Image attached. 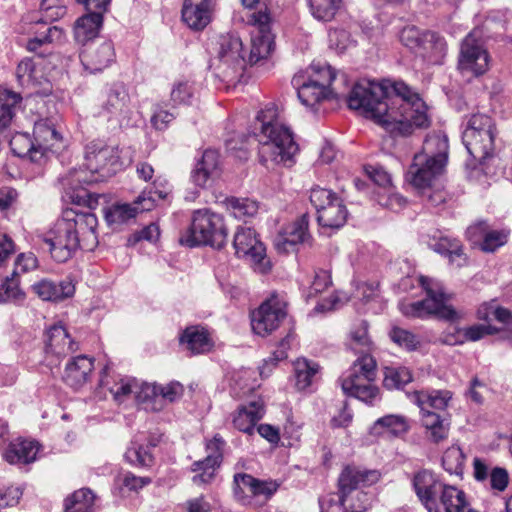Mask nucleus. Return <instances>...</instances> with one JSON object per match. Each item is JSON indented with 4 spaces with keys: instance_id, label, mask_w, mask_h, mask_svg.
I'll return each instance as SVG.
<instances>
[{
    "instance_id": "f257e3e1",
    "label": "nucleus",
    "mask_w": 512,
    "mask_h": 512,
    "mask_svg": "<svg viewBox=\"0 0 512 512\" xmlns=\"http://www.w3.org/2000/svg\"><path fill=\"white\" fill-rule=\"evenodd\" d=\"M347 103L393 135L408 136L416 128H426L429 118L419 95L404 82L390 89L382 83L368 81L352 88Z\"/></svg>"
},
{
    "instance_id": "f03ea898",
    "label": "nucleus",
    "mask_w": 512,
    "mask_h": 512,
    "mask_svg": "<svg viewBox=\"0 0 512 512\" xmlns=\"http://www.w3.org/2000/svg\"><path fill=\"white\" fill-rule=\"evenodd\" d=\"M98 220L91 212L67 209L61 218L38 237L47 247L51 257L59 263L71 259L79 249L93 250L98 244Z\"/></svg>"
},
{
    "instance_id": "7ed1b4c3",
    "label": "nucleus",
    "mask_w": 512,
    "mask_h": 512,
    "mask_svg": "<svg viewBox=\"0 0 512 512\" xmlns=\"http://www.w3.org/2000/svg\"><path fill=\"white\" fill-rule=\"evenodd\" d=\"M84 165V169L70 171L61 183L73 201H86L89 208H95L100 195L88 192L83 185L102 181L115 174L120 166L119 155L114 147L91 142L86 146Z\"/></svg>"
},
{
    "instance_id": "20e7f679",
    "label": "nucleus",
    "mask_w": 512,
    "mask_h": 512,
    "mask_svg": "<svg viewBox=\"0 0 512 512\" xmlns=\"http://www.w3.org/2000/svg\"><path fill=\"white\" fill-rule=\"evenodd\" d=\"M251 134L258 142L260 162L267 168L276 164L291 165L299 151L290 128L277 118V110L268 107L260 111L252 126Z\"/></svg>"
},
{
    "instance_id": "39448f33",
    "label": "nucleus",
    "mask_w": 512,
    "mask_h": 512,
    "mask_svg": "<svg viewBox=\"0 0 512 512\" xmlns=\"http://www.w3.org/2000/svg\"><path fill=\"white\" fill-rule=\"evenodd\" d=\"M413 486L428 512H463L470 506L463 490L444 483L428 470L415 474Z\"/></svg>"
},
{
    "instance_id": "423d86ee",
    "label": "nucleus",
    "mask_w": 512,
    "mask_h": 512,
    "mask_svg": "<svg viewBox=\"0 0 512 512\" xmlns=\"http://www.w3.org/2000/svg\"><path fill=\"white\" fill-rule=\"evenodd\" d=\"M448 141L444 136L429 135L423 144L422 152L414 156L406 179L416 189L429 188L447 162Z\"/></svg>"
},
{
    "instance_id": "0eeeda50",
    "label": "nucleus",
    "mask_w": 512,
    "mask_h": 512,
    "mask_svg": "<svg viewBox=\"0 0 512 512\" xmlns=\"http://www.w3.org/2000/svg\"><path fill=\"white\" fill-rule=\"evenodd\" d=\"M227 235V228L220 214L210 209H199L193 212L191 224L181 234L179 242L188 247L210 245L221 249L226 244Z\"/></svg>"
},
{
    "instance_id": "6e6552de",
    "label": "nucleus",
    "mask_w": 512,
    "mask_h": 512,
    "mask_svg": "<svg viewBox=\"0 0 512 512\" xmlns=\"http://www.w3.org/2000/svg\"><path fill=\"white\" fill-rule=\"evenodd\" d=\"M419 283L426 292V298L402 304L401 311L405 316L424 318L434 315L439 319L448 321H455L460 318L458 312L447 304L450 297L445 294L441 282L427 276H420Z\"/></svg>"
},
{
    "instance_id": "1a4fd4ad",
    "label": "nucleus",
    "mask_w": 512,
    "mask_h": 512,
    "mask_svg": "<svg viewBox=\"0 0 512 512\" xmlns=\"http://www.w3.org/2000/svg\"><path fill=\"white\" fill-rule=\"evenodd\" d=\"M308 80L304 75H295L292 83L297 87L298 98L306 107L313 109L323 100L338 98V93L331 87L336 78V72L330 65L313 64Z\"/></svg>"
},
{
    "instance_id": "9d476101",
    "label": "nucleus",
    "mask_w": 512,
    "mask_h": 512,
    "mask_svg": "<svg viewBox=\"0 0 512 512\" xmlns=\"http://www.w3.org/2000/svg\"><path fill=\"white\" fill-rule=\"evenodd\" d=\"M495 135L492 118L477 113L468 118L462 132V141L468 153L482 163L493 154Z\"/></svg>"
},
{
    "instance_id": "9b49d317",
    "label": "nucleus",
    "mask_w": 512,
    "mask_h": 512,
    "mask_svg": "<svg viewBox=\"0 0 512 512\" xmlns=\"http://www.w3.org/2000/svg\"><path fill=\"white\" fill-rule=\"evenodd\" d=\"M247 66L243 54V43L235 34L221 35L218 40L217 56L211 60L210 68L223 81L240 77Z\"/></svg>"
},
{
    "instance_id": "f8f14e48",
    "label": "nucleus",
    "mask_w": 512,
    "mask_h": 512,
    "mask_svg": "<svg viewBox=\"0 0 512 512\" xmlns=\"http://www.w3.org/2000/svg\"><path fill=\"white\" fill-rule=\"evenodd\" d=\"M376 377V362L370 355L358 358L351 367L349 374L341 380V387L345 394L353 396L367 404L379 394V389L373 384Z\"/></svg>"
},
{
    "instance_id": "ddd939ff",
    "label": "nucleus",
    "mask_w": 512,
    "mask_h": 512,
    "mask_svg": "<svg viewBox=\"0 0 512 512\" xmlns=\"http://www.w3.org/2000/svg\"><path fill=\"white\" fill-rule=\"evenodd\" d=\"M377 479L376 471L361 470L354 466L343 469L338 479V489L349 512H364L369 507L370 496L362 490V486Z\"/></svg>"
},
{
    "instance_id": "4468645a",
    "label": "nucleus",
    "mask_w": 512,
    "mask_h": 512,
    "mask_svg": "<svg viewBox=\"0 0 512 512\" xmlns=\"http://www.w3.org/2000/svg\"><path fill=\"white\" fill-rule=\"evenodd\" d=\"M489 68V55L483 46L481 33L473 30L461 42L458 69L462 74L480 76Z\"/></svg>"
},
{
    "instance_id": "2eb2a0df",
    "label": "nucleus",
    "mask_w": 512,
    "mask_h": 512,
    "mask_svg": "<svg viewBox=\"0 0 512 512\" xmlns=\"http://www.w3.org/2000/svg\"><path fill=\"white\" fill-rule=\"evenodd\" d=\"M233 246L236 256L248 260L256 271L266 273L269 270L266 249L252 228L239 227L234 235Z\"/></svg>"
},
{
    "instance_id": "dca6fc26",
    "label": "nucleus",
    "mask_w": 512,
    "mask_h": 512,
    "mask_svg": "<svg viewBox=\"0 0 512 512\" xmlns=\"http://www.w3.org/2000/svg\"><path fill=\"white\" fill-rule=\"evenodd\" d=\"M270 15L264 11L253 12L248 15V24L254 26L257 31L251 38V49L246 58L247 64L254 65L265 59L271 53L274 46V37L270 29Z\"/></svg>"
},
{
    "instance_id": "f3484780",
    "label": "nucleus",
    "mask_w": 512,
    "mask_h": 512,
    "mask_svg": "<svg viewBox=\"0 0 512 512\" xmlns=\"http://www.w3.org/2000/svg\"><path fill=\"white\" fill-rule=\"evenodd\" d=\"M287 303L284 298L272 295L251 314L253 331L260 336H267L276 330L287 315Z\"/></svg>"
},
{
    "instance_id": "a211bd4d",
    "label": "nucleus",
    "mask_w": 512,
    "mask_h": 512,
    "mask_svg": "<svg viewBox=\"0 0 512 512\" xmlns=\"http://www.w3.org/2000/svg\"><path fill=\"white\" fill-rule=\"evenodd\" d=\"M163 191H143L133 204H115L104 211V217L109 225H121L135 218L138 212L150 211L157 199H164Z\"/></svg>"
},
{
    "instance_id": "6ab92c4d",
    "label": "nucleus",
    "mask_w": 512,
    "mask_h": 512,
    "mask_svg": "<svg viewBox=\"0 0 512 512\" xmlns=\"http://www.w3.org/2000/svg\"><path fill=\"white\" fill-rule=\"evenodd\" d=\"M184 392L183 385L177 381L166 385L144 383L137 392V401L148 411H160L166 402L172 403Z\"/></svg>"
},
{
    "instance_id": "aec40b11",
    "label": "nucleus",
    "mask_w": 512,
    "mask_h": 512,
    "mask_svg": "<svg viewBox=\"0 0 512 512\" xmlns=\"http://www.w3.org/2000/svg\"><path fill=\"white\" fill-rule=\"evenodd\" d=\"M225 444L219 434L206 443L207 456L203 460L195 461L191 467V470L196 473L192 478L194 484H206L213 479L216 469L222 462Z\"/></svg>"
},
{
    "instance_id": "412c9836",
    "label": "nucleus",
    "mask_w": 512,
    "mask_h": 512,
    "mask_svg": "<svg viewBox=\"0 0 512 512\" xmlns=\"http://www.w3.org/2000/svg\"><path fill=\"white\" fill-rule=\"evenodd\" d=\"M102 108L109 120H114L120 126L129 125L132 108L126 86L122 83L114 84L110 88Z\"/></svg>"
},
{
    "instance_id": "4be33fe9",
    "label": "nucleus",
    "mask_w": 512,
    "mask_h": 512,
    "mask_svg": "<svg viewBox=\"0 0 512 512\" xmlns=\"http://www.w3.org/2000/svg\"><path fill=\"white\" fill-rule=\"evenodd\" d=\"M115 57V49L111 41L90 43L80 53L84 69L92 74L108 68L115 61Z\"/></svg>"
},
{
    "instance_id": "5701e85b",
    "label": "nucleus",
    "mask_w": 512,
    "mask_h": 512,
    "mask_svg": "<svg viewBox=\"0 0 512 512\" xmlns=\"http://www.w3.org/2000/svg\"><path fill=\"white\" fill-rule=\"evenodd\" d=\"M219 157L216 150H205L191 171V182L200 188L210 187L221 174Z\"/></svg>"
},
{
    "instance_id": "b1692460",
    "label": "nucleus",
    "mask_w": 512,
    "mask_h": 512,
    "mask_svg": "<svg viewBox=\"0 0 512 512\" xmlns=\"http://www.w3.org/2000/svg\"><path fill=\"white\" fill-rule=\"evenodd\" d=\"M309 217L302 214L294 222L280 231L275 239L274 246L278 252L288 253L294 251L296 245L304 243L308 237Z\"/></svg>"
},
{
    "instance_id": "393cba45",
    "label": "nucleus",
    "mask_w": 512,
    "mask_h": 512,
    "mask_svg": "<svg viewBox=\"0 0 512 512\" xmlns=\"http://www.w3.org/2000/svg\"><path fill=\"white\" fill-rule=\"evenodd\" d=\"M84 6L88 13L76 21L74 37L78 43L87 45L89 41L98 35L103 24V14L108 10L109 5H105L104 7Z\"/></svg>"
},
{
    "instance_id": "a878e982",
    "label": "nucleus",
    "mask_w": 512,
    "mask_h": 512,
    "mask_svg": "<svg viewBox=\"0 0 512 512\" xmlns=\"http://www.w3.org/2000/svg\"><path fill=\"white\" fill-rule=\"evenodd\" d=\"M215 0H184L182 20L193 30L204 29L211 21Z\"/></svg>"
},
{
    "instance_id": "bb28decb",
    "label": "nucleus",
    "mask_w": 512,
    "mask_h": 512,
    "mask_svg": "<svg viewBox=\"0 0 512 512\" xmlns=\"http://www.w3.org/2000/svg\"><path fill=\"white\" fill-rule=\"evenodd\" d=\"M32 291L44 301H61L71 297L75 286L71 280L54 281L42 279L32 285Z\"/></svg>"
},
{
    "instance_id": "cd10ccee",
    "label": "nucleus",
    "mask_w": 512,
    "mask_h": 512,
    "mask_svg": "<svg viewBox=\"0 0 512 512\" xmlns=\"http://www.w3.org/2000/svg\"><path fill=\"white\" fill-rule=\"evenodd\" d=\"M33 134L41 158L48 151L56 152L60 148L62 136L49 120L37 121L34 125Z\"/></svg>"
},
{
    "instance_id": "c85d7f7f",
    "label": "nucleus",
    "mask_w": 512,
    "mask_h": 512,
    "mask_svg": "<svg viewBox=\"0 0 512 512\" xmlns=\"http://www.w3.org/2000/svg\"><path fill=\"white\" fill-rule=\"evenodd\" d=\"M78 350V344L74 342L67 330L61 324H55L47 331L46 352L58 357L67 356Z\"/></svg>"
},
{
    "instance_id": "c756f323",
    "label": "nucleus",
    "mask_w": 512,
    "mask_h": 512,
    "mask_svg": "<svg viewBox=\"0 0 512 512\" xmlns=\"http://www.w3.org/2000/svg\"><path fill=\"white\" fill-rule=\"evenodd\" d=\"M94 368L93 359L86 355L72 358L65 367L63 380L73 388H79L88 380Z\"/></svg>"
},
{
    "instance_id": "7c9ffc66",
    "label": "nucleus",
    "mask_w": 512,
    "mask_h": 512,
    "mask_svg": "<svg viewBox=\"0 0 512 512\" xmlns=\"http://www.w3.org/2000/svg\"><path fill=\"white\" fill-rule=\"evenodd\" d=\"M417 55L421 56L430 64H443L447 55V43L444 37L432 31H424L423 43Z\"/></svg>"
},
{
    "instance_id": "2f4dec72",
    "label": "nucleus",
    "mask_w": 512,
    "mask_h": 512,
    "mask_svg": "<svg viewBox=\"0 0 512 512\" xmlns=\"http://www.w3.org/2000/svg\"><path fill=\"white\" fill-rule=\"evenodd\" d=\"M264 415V404L261 400L252 401L248 405L240 407L233 417L235 428L247 434L254 432L256 423Z\"/></svg>"
},
{
    "instance_id": "473e14b6",
    "label": "nucleus",
    "mask_w": 512,
    "mask_h": 512,
    "mask_svg": "<svg viewBox=\"0 0 512 512\" xmlns=\"http://www.w3.org/2000/svg\"><path fill=\"white\" fill-rule=\"evenodd\" d=\"M38 450L36 442L17 439L8 445L3 457L10 464H28L36 459Z\"/></svg>"
},
{
    "instance_id": "72a5a7b5",
    "label": "nucleus",
    "mask_w": 512,
    "mask_h": 512,
    "mask_svg": "<svg viewBox=\"0 0 512 512\" xmlns=\"http://www.w3.org/2000/svg\"><path fill=\"white\" fill-rule=\"evenodd\" d=\"M422 425L426 429V436L434 443H439L448 436L449 424L438 413L421 411Z\"/></svg>"
},
{
    "instance_id": "f704fd0d",
    "label": "nucleus",
    "mask_w": 512,
    "mask_h": 512,
    "mask_svg": "<svg viewBox=\"0 0 512 512\" xmlns=\"http://www.w3.org/2000/svg\"><path fill=\"white\" fill-rule=\"evenodd\" d=\"M348 211L342 201H336L332 206L317 212V221L320 226L330 229H339L347 220Z\"/></svg>"
},
{
    "instance_id": "c9c22d12",
    "label": "nucleus",
    "mask_w": 512,
    "mask_h": 512,
    "mask_svg": "<svg viewBox=\"0 0 512 512\" xmlns=\"http://www.w3.org/2000/svg\"><path fill=\"white\" fill-rule=\"evenodd\" d=\"M413 401L419 406L421 411H430L429 408L444 410L452 395L447 390H437L432 392L415 391Z\"/></svg>"
},
{
    "instance_id": "e433bc0d",
    "label": "nucleus",
    "mask_w": 512,
    "mask_h": 512,
    "mask_svg": "<svg viewBox=\"0 0 512 512\" xmlns=\"http://www.w3.org/2000/svg\"><path fill=\"white\" fill-rule=\"evenodd\" d=\"M182 344H186L188 350L193 354H201L211 349V341L204 328L191 326L185 329L180 338Z\"/></svg>"
},
{
    "instance_id": "4c0bfd02",
    "label": "nucleus",
    "mask_w": 512,
    "mask_h": 512,
    "mask_svg": "<svg viewBox=\"0 0 512 512\" xmlns=\"http://www.w3.org/2000/svg\"><path fill=\"white\" fill-rule=\"evenodd\" d=\"M224 203L234 218L245 222L253 218L259 210L258 202L249 198L229 197L225 199Z\"/></svg>"
},
{
    "instance_id": "58836bf2",
    "label": "nucleus",
    "mask_w": 512,
    "mask_h": 512,
    "mask_svg": "<svg viewBox=\"0 0 512 512\" xmlns=\"http://www.w3.org/2000/svg\"><path fill=\"white\" fill-rule=\"evenodd\" d=\"M432 249L448 257L451 264L461 267L466 262V257L463 253L462 246L457 240H451L447 237H441L431 244Z\"/></svg>"
},
{
    "instance_id": "ea45409f",
    "label": "nucleus",
    "mask_w": 512,
    "mask_h": 512,
    "mask_svg": "<svg viewBox=\"0 0 512 512\" xmlns=\"http://www.w3.org/2000/svg\"><path fill=\"white\" fill-rule=\"evenodd\" d=\"M21 100L20 94L8 89H0V132L10 125Z\"/></svg>"
},
{
    "instance_id": "a19ab883",
    "label": "nucleus",
    "mask_w": 512,
    "mask_h": 512,
    "mask_svg": "<svg viewBox=\"0 0 512 512\" xmlns=\"http://www.w3.org/2000/svg\"><path fill=\"white\" fill-rule=\"evenodd\" d=\"M408 423L405 417L400 415H386L375 421L372 426V433L379 435L389 432L395 436L401 435L408 431Z\"/></svg>"
},
{
    "instance_id": "79ce46f5",
    "label": "nucleus",
    "mask_w": 512,
    "mask_h": 512,
    "mask_svg": "<svg viewBox=\"0 0 512 512\" xmlns=\"http://www.w3.org/2000/svg\"><path fill=\"white\" fill-rule=\"evenodd\" d=\"M9 144L13 154L18 157L28 156L32 161L41 158L35 141L27 133H16L10 139Z\"/></svg>"
},
{
    "instance_id": "37998d69",
    "label": "nucleus",
    "mask_w": 512,
    "mask_h": 512,
    "mask_svg": "<svg viewBox=\"0 0 512 512\" xmlns=\"http://www.w3.org/2000/svg\"><path fill=\"white\" fill-rule=\"evenodd\" d=\"M65 512H94V495L89 489L75 491L65 501Z\"/></svg>"
},
{
    "instance_id": "c03bdc74",
    "label": "nucleus",
    "mask_w": 512,
    "mask_h": 512,
    "mask_svg": "<svg viewBox=\"0 0 512 512\" xmlns=\"http://www.w3.org/2000/svg\"><path fill=\"white\" fill-rule=\"evenodd\" d=\"M412 380V373L407 367H386L384 370L383 385L389 390L402 389Z\"/></svg>"
},
{
    "instance_id": "a18cd8bd",
    "label": "nucleus",
    "mask_w": 512,
    "mask_h": 512,
    "mask_svg": "<svg viewBox=\"0 0 512 512\" xmlns=\"http://www.w3.org/2000/svg\"><path fill=\"white\" fill-rule=\"evenodd\" d=\"M296 386L299 390H304L312 383L313 377L319 371V365L307 359H298L295 362Z\"/></svg>"
},
{
    "instance_id": "49530a36",
    "label": "nucleus",
    "mask_w": 512,
    "mask_h": 512,
    "mask_svg": "<svg viewBox=\"0 0 512 512\" xmlns=\"http://www.w3.org/2000/svg\"><path fill=\"white\" fill-rule=\"evenodd\" d=\"M17 79L22 86H37L41 84L42 77L36 69L35 63L31 58L23 59L16 69Z\"/></svg>"
},
{
    "instance_id": "de8ad7c7",
    "label": "nucleus",
    "mask_w": 512,
    "mask_h": 512,
    "mask_svg": "<svg viewBox=\"0 0 512 512\" xmlns=\"http://www.w3.org/2000/svg\"><path fill=\"white\" fill-rule=\"evenodd\" d=\"M485 223H479L475 227H470L468 229L469 234H475L476 231L482 230L484 232L483 242L481 244V249L485 252H494L497 248L504 245L507 241V235L503 232L499 231H485Z\"/></svg>"
},
{
    "instance_id": "09e8293b",
    "label": "nucleus",
    "mask_w": 512,
    "mask_h": 512,
    "mask_svg": "<svg viewBox=\"0 0 512 512\" xmlns=\"http://www.w3.org/2000/svg\"><path fill=\"white\" fill-rule=\"evenodd\" d=\"M312 15L321 21H330L342 4V0H310Z\"/></svg>"
},
{
    "instance_id": "8fccbe9b",
    "label": "nucleus",
    "mask_w": 512,
    "mask_h": 512,
    "mask_svg": "<svg viewBox=\"0 0 512 512\" xmlns=\"http://www.w3.org/2000/svg\"><path fill=\"white\" fill-rule=\"evenodd\" d=\"M36 36L29 39L26 48L31 52H36L40 47L45 44L53 42H61L63 39V30L57 26H49L46 31H36Z\"/></svg>"
},
{
    "instance_id": "3c124183",
    "label": "nucleus",
    "mask_w": 512,
    "mask_h": 512,
    "mask_svg": "<svg viewBox=\"0 0 512 512\" xmlns=\"http://www.w3.org/2000/svg\"><path fill=\"white\" fill-rule=\"evenodd\" d=\"M465 456L458 446L449 447L443 454L442 465L450 474H462Z\"/></svg>"
},
{
    "instance_id": "603ef678",
    "label": "nucleus",
    "mask_w": 512,
    "mask_h": 512,
    "mask_svg": "<svg viewBox=\"0 0 512 512\" xmlns=\"http://www.w3.org/2000/svg\"><path fill=\"white\" fill-rule=\"evenodd\" d=\"M257 485V479L253 476L245 473H239L234 476V495L235 497L245 502L246 499H250L253 492H255V486Z\"/></svg>"
},
{
    "instance_id": "864d4df0",
    "label": "nucleus",
    "mask_w": 512,
    "mask_h": 512,
    "mask_svg": "<svg viewBox=\"0 0 512 512\" xmlns=\"http://www.w3.org/2000/svg\"><path fill=\"white\" fill-rule=\"evenodd\" d=\"M194 94V84L188 80H180L174 83L170 97L174 105H190Z\"/></svg>"
},
{
    "instance_id": "5fc2aeb1",
    "label": "nucleus",
    "mask_w": 512,
    "mask_h": 512,
    "mask_svg": "<svg viewBox=\"0 0 512 512\" xmlns=\"http://www.w3.org/2000/svg\"><path fill=\"white\" fill-rule=\"evenodd\" d=\"M389 337L395 344L409 351L416 350L420 345L417 335L398 326L392 327Z\"/></svg>"
},
{
    "instance_id": "6e6d98bb",
    "label": "nucleus",
    "mask_w": 512,
    "mask_h": 512,
    "mask_svg": "<svg viewBox=\"0 0 512 512\" xmlns=\"http://www.w3.org/2000/svg\"><path fill=\"white\" fill-rule=\"evenodd\" d=\"M125 458L129 463L140 467H149L154 462L150 449L137 443L127 449Z\"/></svg>"
},
{
    "instance_id": "4d7b16f0",
    "label": "nucleus",
    "mask_w": 512,
    "mask_h": 512,
    "mask_svg": "<svg viewBox=\"0 0 512 512\" xmlns=\"http://www.w3.org/2000/svg\"><path fill=\"white\" fill-rule=\"evenodd\" d=\"M310 201L315 207L316 212H319V210L330 207L334 202L342 201V199L331 190L315 187L311 189Z\"/></svg>"
},
{
    "instance_id": "13d9d810",
    "label": "nucleus",
    "mask_w": 512,
    "mask_h": 512,
    "mask_svg": "<svg viewBox=\"0 0 512 512\" xmlns=\"http://www.w3.org/2000/svg\"><path fill=\"white\" fill-rule=\"evenodd\" d=\"M24 296V293L18 286V281L13 275L11 278L7 277L0 287V303L20 302L24 300Z\"/></svg>"
},
{
    "instance_id": "bf43d9fd",
    "label": "nucleus",
    "mask_w": 512,
    "mask_h": 512,
    "mask_svg": "<svg viewBox=\"0 0 512 512\" xmlns=\"http://www.w3.org/2000/svg\"><path fill=\"white\" fill-rule=\"evenodd\" d=\"M424 32L415 26H408L402 29L400 33V40L409 49L413 50L416 54L423 43Z\"/></svg>"
},
{
    "instance_id": "052dcab7",
    "label": "nucleus",
    "mask_w": 512,
    "mask_h": 512,
    "mask_svg": "<svg viewBox=\"0 0 512 512\" xmlns=\"http://www.w3.org/2000/svg\"><path fill=\"white\" fill-rule=\"evenodd\" d=\"M319 503L321 512H349L340 492L321 498Z\"/></svg>"
},
{
    "instance_id": "680f3d73",
    "label": "nucleus",
    "mask_w": 512,
    "mask_h": 512,
    "mask_svg": "<svg viewBox=\"0 0 512 512\" xmlns=\"http://www.w3.org/2000/svg\"><path fill=\"white\" fill-rule=\"evenodd\" d=\"M497 329L491 325L477 324L461 329V333L468 341H478L486 335L497 333Z\"/></svg>"
},
{
    "instance_id": "e2e57ef3",
    "label": "nucleus",
    "mask_w": 512,
    "mask_h": 512,
    "mask_svg": "<svg viewBox=\"0 0 512 512\" xmlns=\"http://www.w3.org/2000/svg\"><path fill=\"white\" fill-rule=\"evenodd\" d=\"M175 115L167 110H164L162 106L156 105L154 108L153 115L151 117V124L157 130H165L169 123L173 121Z\"/></svg>"
},
{
    "instance_id": "0e129e2a",
    "label": "nucleus",
    "mask_w": 512,
    "mask_h": 512,
    "mask_svg": "<svg viewBox=\"0 0 512 512\" xmlns=\"http://www.w3.org/2000/svg\"><path fill=\"white\" fill-rule=\"evenodd\" d=\"M37 267V258L33 253H22L18 255L15 261V268L13 271V276L18 275L19 273H25L30 270H33Z\"/></svg>"
},
{
    "instance_id": "69168bd1",
    "label": "nucleus",
    "mask_w": 512,
    "mask_h": 512,
    "mask_svg": "<svg viewBox=\"0 0 512 512\" xmlns=\"http://www.w3.org/2000/svg\"><path fill=\"white\" fill-rule=\"evenodd\" d=\"M329 45L336 51L343 52L349 43V34L344 29H333L329 32Z\"/></svg>"
},
{
    "instance_id": "338daca9",
    "label": "nucleus",
    "mask_w": 512,
    "mask_h": 512,
    "mask_svg": "<svg viewBox=\"0 0 512 512\" xmlns=\"http://www.w3.org/2000/svg\"><path fill=\"white\" fill-rule=\"evenodd\" d=\"M41 9L43 11V16L36 21V24H40L42 22L48 23L61 18L65 14V8L63 7H54L49 3L48 0H44L41 4Z\"/></svg>"
},
{
    "instance_id": "774afa93",
    "label": "nucleus",
    "mask_w": 512,
    "mask_h": 512,
    "mask_svg": "<svg viewBox=\"0 0 512 512\" xmlns=\"http://www.w3.org/2000/svg\"><path fill=\"white\" fill-rule=\"evenodd\" d=\"M22 491L18 487H8L0 490V508L13 507L18 504Z\"/></svg>"
}]
</instances>
